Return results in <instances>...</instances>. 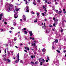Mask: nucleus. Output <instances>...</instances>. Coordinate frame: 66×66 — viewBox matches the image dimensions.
Wrapping results in <instances>:
<instances>
[{
  "label": "nucleus",
  "instance_id": "39",
  "mask_svg": "<svg viewBox=\"0 0 66 66\" xmlns=\"http://www.w3.org/2000/svg\"><path fill=\"white\" fill-rule=\"evenodd\" d=\"M4 51L5 53H6V49H5V50H4Z\"/></svg>",
  "mask_w": 66,
  "mask_h": 66
},
{
  "label": "nucleus",
  "instance_id": "25",
  "mask_svg": "<svg viewBox=\"0 0 66 66\" xmlns=\"http://www.w3.org/2000/svg\"><path fill=\"white\" fill-rule=\"evenodd\" d=\"M23 20L24 21H26V18H23Z\"/></svg>",
  "mask_w": 66,
  "mask_h": 66
},
{
  "label": "nucleus",
  "instance_id": "6",
  "mask_svg": "<svg viewBox=\"0 0 66 66\" xmlns=\"http://www.w3.org/2000/svg\"><path fill=\"white\" fill-rule=\"evenodd\" d=\"M15 7L16 8V9H15V10L16 11H18L20 9V8H19V9L16 8V6H15Z\"/></svg>",
  "mask_w": 66,
  "mask_h": 66
},
{
  "label": "nucleus",
  "instance_id": "59",
  "mask_svg": "<svg viewBox=\"0 0 66 66\" xmlns=\"http://www.w3.org/2000/svg\"><path fill=\"white\" fill-rule=\"evenodd\" d=\"M15 63H18V62L17 61V60H16L15 61Z\"/></svg>",
  "mask_w": 66,
  "mask_h": 66
},
{
  "label": "nucleus",
  "instance_id": "51",
  "mask_svg": "<svg viewBox=\"0 0 66 66\" xmlns=\"http://www.w3.org/2000/svg\"><path fill=\"white\" fill-rule=\"evenodd\" d=\"M1 32H2L3 30V29H1Z\"/></svg>",
  "mask_w": 66,
  "mask_h": 66
},
{
  "label": "nucleus",
  "instance_id": "46",
  "mask_svg": "<svg viewBox=\"0 0 66 66\" xmlns=\"http://www.w3.org/2000/svg\"><path fill=\"white\" fill-rule=\"evenodd\" d=\"M43 9H45V7H45V6L44 5H43Z\"/></svg>",
  "mask_w": 66,
  "mask_h": 66
},
{
  "label": "nucleus",
  "instance_id": "24",
  "mask_svg": "<svg viewBox=\"0 0 66 66\" xmlns=\"http://www.w3.org/2000/svg\"><path fill=\"white\" fill-rule=\"evenodd\" d=\"M40 66H42V64H43V62H40Z\"/></svg>",
  "mask_w": 66,
  "mask_h": 66
},
{
  "label": "nucleus",
  "instance_id": "40",
  "mask_svg": "<svg viewBox=\"0 0 66 66\" xmlns=\"http://www.w3.org/2000/svg\"><path fill=\"white\" fill-rule=\"evenodd\" d=\"M33 4H34V5H36V4L34 2H34H33Z\"/></svg>",
  "mask_w": 66,
  "mask_h": 66
},
{
  "label": "nucleus",
  "instance_id": "44",
  "mask_svg": "<svg viewBox=\"0 0 66 66\" xmlns=\"http://www.w3.org/2000/svg\"><path fill=\"white\" fill-rule=\"evenodd\" d=\"M42 62H45V60H44V59H43V60H42Z\"/></svg>",
  "mask_w": 66,
  "mask_h": 66
},
{
  "label": "nucleus",
  "instance_id": "49",
  "mask_svg": "<svg viewBox=\"0 0 66 66\" xmlns=\"http://www.w3.org/2000/svg\"><path fill=\"white\" fill-rule=\"evenodd\" d=\"M25 40H27V37H25Z\"/></svg>",
  "mask_w": 66,
  "mask_h": 66
},
{
  "label": "nucleus",
  "instance_id": "63",
  "mask_svg": "<svg viewBox=\"0 0 66 66\" xmlns=\"http://www.w3.org/2000/svg\"><path fill=\"white\" fill-rule=\"evenodd\" d=\"M1 19H2V17H0V20H1Z\"/></svg>",
  "mask_w": 66,
  "mask_h": 66
},
{
  "label": "nucleus",
  "instance_id": "1",
  "mask_svg": "<svg viewBox=\"0 0 66 66\" xmlns=\"http://www.w3.org/2000/svg\"><path fill=\"white\" fill-rule=\"evenodd\" d=\"M26 9V11H25L26 12H27V13H29V7L28 6H26V7L25 8Z\"/></svg>",
  "mask_w": 66,
  "mask_h": 66
},
{
  "label": "nucleus",
  "instance_id": "43",
  "mask_svg": "<svg viewBox=\"0 0 66 66\" xmlns=\"http://www.w3.org/2000/svg\"><path fill=\"white\" fill-rule=\"evenodd\" d=\"M48 1L47 0H45V3H47Z\"/></svg>",
  "mask_w": 66,
  "mask_h": 66
},
{
  "label": "nucleus",
  "instance_id": "50",
  "mask_svg": "<svg viewBox=\"0 0 66 66\" xmlns=\"http://www.w3.org/2000/svg\"><path fill=\"white\" fill-rule=\"evenodd\" d=\"M63 51H64V53H65V52H66V50H64Z\"/></svg>",
  "mask_w": 66,
  "mask_h": 66
},
{
  "label": "nucleus",
  "instance_id": "12",
  "mask_svg": "<svg viewBox=\"0 0 66 66\" xmlns=\"http://www.w3.org/2000/svg\"><path fill=\"white\" fill-rule=\"evenodd\" d=\"M2 56L3 57H6V54H5V55H2Z\"/></svg>",
  "mask_w": 66,
  "mask_h": 66
},
{
  "label": "nucleus",
  "instance_id": "2",
  "mask_svg": "<svg viewBox=\"0 0 66 66\" xmlns=\"http://www.w3.org/2000/svg\"><path fill=\"white\" fill-rule=\"evenodd\" d=\"M17 59V61H18V62H19V54L18 53L17 54V56H16Z\"/></svg>",
  "mask_w": 66,
  "mask_h": 66
},
{
  "label": "nucleus",
  "instance_id": "48",
  "mask_svg": "<svg viewBox=\"0 0 66 66\" xmlns=\"http://www.w3.org/2000/svg\"><path fill=\"white\" fill-rule=\"evenodd\" d=\"M47 19H44V21H47Z\"/></svg>",
  "mask_w": 66,
  "mask_h": 66
},
{
  "label": "nucleus",
  "instance_id": "20",
  "mask_svg": "<svg viewBox=\"0 0 66 66\" xmlns=\"http://www.w3.org/2000/svg\"><path fill=\"white\" fill-rule=\"evenodd\" d=\"M37 22V19H36V20L34 21V22L35 23Z\"/></svg>",
  "mask_w": 66,
  "mask_h": 66
},
{
  "label": "nucleus",
  "instance_id": "13",
  "mask_svg": "<svg viewBox=\"0 0 66 66\" xmlns=\"http://www.w3.org/2000/svg\"><path fill=\"white\" fill-rule=\"evenodd\" d=\"M25 49H27V50H30L29 49V48L28 47H25Z\"/></svg>",
  "mask_w": 66,
  "mask_h": 66
},
{
  "label": "nucleus",
  "instance_id": "41",
  "mask_svg": "<svg viewBox=\"0 0 66 66\" xmlns=\"http://www.w3.org/2000/svg\"><path fill=\"white\" fill-rule=\"evenodd\" d=\"M22 45H23V44L22 43H21L20 44V46H21Z\"/></svg>",
  "mask_w": 66,
  "mask_h": 66
},
{
  "label": "nucleus",
  "instance_id": "23",
  "mask_svg": "<svg viewBox=\"0 0 66 66\" xmlns=\"http://www.w3.org/2000/svg\"><path fill=\"white\" fill-rule=\"evenodd\" d=\"M39 14H40V13H39H39H37V16H39Z\"/></svg>",
  "mask_w": 66,
  "mask_h": 66
},
{
  "label": "nucleus",
  "instance_id": "37",
  "mask_svg": "<svg viewBox=\"0 0 66 66\" xmlns=\"http://www.w3.org/2000/svg\"><path fill=\"white\" fill-rule=\"evenodd\" d=\"M55 42H56V43H57V42H58V40L57 39H56Z\"/></svg>",
  "mask_w": 66,
  "mask_h": 66
},
{
  "label": "nucleus",
  "instance_id": "4",
  "mask_svg": "<svg viewBox=\"0 0 66 66\" xmlns=\"http://www.w3.org/2000/svg\"><path fill=\"white\" fill-rule=\"evenodd\" d=\"M29 34H30V36H32L33 35V34L32 33V31H29Z\"/></svg>",
  "mask_w": 66,
  "mask_h": 66
},
{
  "label": "nucleus",
  "instance_id": "34",
  "mask_svg": "<svg viewBox=\"0 0 66 66\" xmlns=\"http://www.w3.org/2000/svg\"><path fill=\"white\" fill-rule=\"evenodd\" d=\"M52 49H54V46H52Z\"/></svg>",
  "mask_w": 66,
  "mask_h": 66
},
{
  "label": "nucleus",
  "instance_id": "64",
  "mask_svg": "<svg viewBox=\"0 0 66 66\" xmlns=\"http://www.w3.org/2000/svg\"><path fill=\"white\" fill-rule=\"evenodd\" d=\"M9 32L10 33H12V31H10Z\"/></svg>",
  "mask_w": 66,
  "mask_h": 66
},
{
  "label": "nucleus",
  "instance_id": "27",
  "mask_svg": "<svg viewBox=\"0 0 66 66\" xmlns=\"http://www.w3.org/2000/svg\"><path fill=\"white\" fill-rule=\"evenodd\" d=\"M56 12L57 13H58V14H60L59 12H58V10H56Z\"/></svg>",
  "mask_w": 66,
  "mask_h": 66
},
{
  "label": "nucleus",
  "instance_id": "61",
  "mask_svg": "<svg viewBox=\"0 0 66 66\" xmlns=\"http://www.w3.org/2000/svg\"><path fill=\"white\" fill-rule=\"evenodd\" d=\"M63 13H66V11H63Z\"/></svg>",
  "mask_w": 66,
  "mask_h": 66
},
{
  "label": "nucleus",
  "instance_id": "29",
  "mask_svg": "<svg viewBox=\"0 0 66 66\" xmlns=\"http://www.w3.org/2000/svg\"><path fill=\"white\" fill-rule=\"evenodd\" d=\"M56 51H57V52H58V53H60V51L58 50H57Z\"/></svg>",
  "mask_w": 66,
  "mask_h": 66
},
{
  "label": "nucleus",
  "instance_id": "26",
  "mask_svg": "<svg viewBox=\"0 0 66 66\" xmlns=\"http://www.w3.org/2000/svg\"><path fill=\"white\" fill-rule=\"evenodd\" d=\"M37 2L38 3H40V2H41V1L40 0H38L37 1Z\"/></svg>",
  "mask_w": 66,
  "mask_h": 66
},
{
  "label": "nucleus",
  "instance_id": "31",
  "mask_svg": "<svg viewBox=\"0 0 66 66\" xmlns=\"http://www.w3.org/2000/svg\"><path fill=\"white\" fill-rule=\"evenodd\" d=\"M62 12V10H61L60 11H59V14L60 13H61Z\"/></svg>",
  "mask_w": 66,
  "mask_h": 66
},
{
  "label": "nucleus",
  "instance_id": "30",
  "mask_svg": "<svg viewBox=\"0 0 66 66\" xmlns=\"http://www.w3.org/2000/svg\"><path fill=\"white\" fill-rule=\"evenodd\" d=\"M3 60L4 61H7V59H6V58H4V59Z\"/></svg>",
  "mask_w": 66,
  "mask_h": 66
},
{
  "label": "nucleus",
  "instance_id": "54",
  "mask_svg": "<svg viewBox=\"0 0 66 66\" xmlns=\"http://www.w3.org/2000/svg\"><path fill=\"white\" fill-rule=\"evenodd\" d=\"M4 23L5 24H7V23H6V22H4Z\"/></svg>",
  "mask_w": 66,
  "mask_h": 66
},
{
  "label": "nucleus",
  "instance_id": "52",
  "mask_svg": "<svg viewBox=\"0 0 66 66\" xmlns=\"http://www.w3.org/2000/svg\"><path fill=\"white\" fill-rule=\"evenodd\" d=\"M24 51L25 52H27V51L26 50H24Z\"/></svg>",
  "mask_w": 66,
  "mask_h": 66
},
{
  "label": "nucleus",
  "instance_id": "9",
  "mask_svg": "<svg viewBox=\"0 0 66 66\" xmlns=\"http://www.w3.org/2000/svg\"><path fill=\"white\" fill-rule=\"evenodd\" d=\"M44 14L43 13H42V16H45V15H46V12H44Z\"/></svg>",
  "mask_w": 66,
  "mask_h": 66
},
{
  "label": "nucleus",
  "instance_id": "5",
  "mask_svg": "<svg viewBox=\"0 0 66 66\" xmlns=\"http://www.w3.org/2000/svg\"><path fill=\"white\" fill-rule=\"evenodd\" d=\"M14 17L15 18H17L18 17V15H17L16 14H14Z\"/></svg>",
  "mask_w": 66,
  "mask_h": 66
},
{
  "label": "nucleus",
  "instance_id": "62",
  "mask_svg": "<svg viewBox=\"0 0 66 66\" xmlns=\"http://www.w3.org/2000/svg\"><path fill=\"white\" fill-rule=\"evenodd\" d=\"M11 53H12V54H13V51H11Z\"/></svg>",
  "mask_w": 66,
  "mask_h": 66
},
{
  "label": "nucleus",
  "instance_id": "16",
  "mask_svg": "<svg viewBox=\"0 0 66 66\" xmlns=\"http://www.w3.org/2000/svg\"><path fill=\"white\" fill-rule=\"evenodd\" d=\"M46 33H49V30L47 29L46 30Z\"/></svg>",
  "mask_w": 66,
  "mask_h": 66
},
{
  "label": "nucleus",
  "instance_id": "14",
  "mask_svg": "<svg viewBox=\"0 0 66 66\" xmlns=\"http://www.w3.org/2000/svg\"><path fill=\"white\" fill-rule=\"evenodd\" d=\"M13 24L14 25V26H16V23L15 22H14L13 23Z\"/></svg>",
  "mask_w": 66,
  "mask_h": 66
},
{
  "label": "nucleus",
  "instance_id": "58",
  "mask_svg": "<svg viewBox=\"0 0 66 66\" xmlns=\"http://www.w3.org/2000/svg\"><path fill=\"white\" fill-rule=\"evenodd\" d=\"M53 20H55V18H53Z\"/></svg>",
  "mask_w": 66,
  "mask_h": 66
},
{
  "label": "nucleus",
  "instance_id": "7",
  "mask_svg": "<svg viewBox=\"0 0 66 66\" xmlns=\"http://www.w3.org/2000/svg\"><path fill=\"white\" fill-rule=\"evenodd\" d=\"M7 11L8 12H10V11H11V10H10V8L9 7H8L7 9Z\"/></svg>",
  "mask_w": 66,
  "mask_h": 66
},
{
  "label": "nucleus",
  "instance_id": "8",
  "mask_svg": "<svg viewBox=\"0 0 66 66\" xmlns=\"http://www.w3.org/2000/svg\"><path fill=\"white\" fill-rule=\"evenodd\" d=\"M55 45V42L54 41V42H53L52 44V46H54Z\"/></svg>",
  "mask_w": 66,
  "mask_h": 66
},
{
  "label": "nucleus",
  "instance_id": "32",
  "mask_svg": "<svg viewBox=\"0 0 66 66\" xmlns=\"http://www.w3.org/2000/svg\"><path fill=\"white\" fill-rule=\"evenodd\" d=\"M23 18H26V16L24 15H23Z\"/></svg>",
  "mask_w": 66,
  "mask_h": 66
},
{
  "label": "nucleus",
  "instance_id": "36",
  "mask_svg": "<svg viewBox=\"0 0 66 66\" xmlns=\"http://www.w3.org/2000/svg\"><path fill=\"white\" fill-rule=\"evenodd\" d=\"M63 30H63V29L61 30V33H62L63 32Z\"/></svg>",
  "mask_w": 66,
  "mask_h": 66
},
{
  "label": "nucleus",
  "instance_id": "11",
  "mask_svg": "<svg viewBox=\"0 0 66 66\" xmlns=\"http://www.w3.org/2000/svg\"><path fill=\"white\" fill-rule=\"evenodd\" d=\"M42 28L43 29H46V25H44V26L42 27Z\"/></svg>",
  "mask_w": 66,
  "mask_h": 66
},
{
  "label": "nucleus",
  "instance_id": "22",
  "mask_svg": "<svg viewBox=\"0 0 66 66\" xmlns=\"http://www.w3.org/2000/svg\"><path fill=\"white\" fill-rule=\"evenodd\" d=\"M13 7V5L12 4H11L10 5V7Z\"/></svg>",
  "mask_w": 66,
  "mask_h": 66
},
{
  "label": "nucleus",
  "instance_id": "17",
  "mask_svg": "<svg viewBox=\"0 0 66 66\" xmlns=\"http://www.w3.org/2000/svg\"><path fill=\"white\" fill-rule=\"evenodd\" d=\"M3 16V13H1L0 14V17H2Z\"/></svg>",
  "mask_w": 66,
  "mask_h": 66
},
{
  "label": "nucleus",
  "instance_id": "33",
  "mask_svg": "<svg viewBox=\"0 0 66 66\" xmlns=\"http://www.w3.org/2000/svg\"><path fill=\"white\" fill-rule=\"evenodd\" d=\"M24 33H25V34H27V32L26 31H24Z\"/></svg>",
  "mask_w": 66,
  "mask_h": 66
},
{
  "label": "nucleus",
  "instance_id": "21",
  "mask_svg": "<svg viewBox=\"0 0 66 66\" xmlns=\"http://www.w3.org/2000/svg\"><path fill=\"white\" fill-rule=\"evenodd\" d=\"M7 61L8 62H10L11 60H10L9 59H7Z\"/></svg>",
  "mask_w": 66,
  "mask_h": 66
},
{
  "label": "nucleus",
  "instance_id": "42",
  "mask_svg": "<svg viewBox=\"0 0 66 66\" xmlns=\"http://www.w3.org/2000/svg\"><path fill=\"white\" fill-rule=\"evenodd\" d=\"M26 2V4H27V3H29V2H28L27 1H26L25 2Z\"/></svg>",
  "mask_w": 66,
  "mask_h": 66
},
{
  "label": "nucleus",
  "instance_id": "56",
  "mask_svg": "<svg viewBox=\"0 0 66 66\" xmlns=\"http://www.w3.org/2000/svg\"><path fill=\"white\" fill-rule=\"evenodd\" d=\"M58 4V3H57V2H56L55 3V4L56 5H57V4Z\"/></svg>",
  "mask_w": 66,
  "mask_h": 66
},
{
  "label": "nucleus",
  "instance_id": "57",
  "mask_svg": "<svg viewBox=\"0 0 66 66\" xmlns=\"http://www.w3.org/2000/svg\"><path fill=\"white\" fill-rule=\"evenodd\" d=\"M31 64H34V63L32 62H31Z\"/></svg>",
  "mask_w": 66,
  "mask_h": 66
},
{
  "label": "nucleus",
  "instance_id": "45",
  "mask_svg": "<svg viewBox=\"0 0 66 66\" xmlns=\"http://www.w3.org/2000/svg\"><path fill=\"white\" fill-rule=\"evenodd\" d=\"M31 58L33 59V58L34 57V56H31Z\"/></svg>",
  "mask_w": 66,
  "mask_h": 66
},
{
  "label": "nucleus",
  "instance_id": "53",
  "mask_svg": "<svg viewBox=\"0 0 66 66\" xmlns=\"http://www.w3.org/2000/svg\"><path fill=\"white\" fill-rule=\"evenodd\" d=\"M44 6H45V7H47V5H44Z\"/></svg>",
  "mask_w": 66,
  "mask_h": 66
},
{
  "label": "nucleus",
  "instance_id": "47",
  "mask_svg": "<svg viewBox=\"0 0 66 66\" xmlns=\"http://www.w3.org/2000/svg\"><path fill=\"white\" fill-rule=\"evenodd\" d=\"M44 11H45V12H47V10H46V8H45V9H44Z\"/></svg>",
  "mask_w": 66,
  "mask_h": 66
},
{
  "label": "nucleus",
  "instance_id": "18",
  "mask_svg": "<svg viewBox=\"0 0 66 66\" xmlns=\"http://www.w3.org/2000/svg\"><path fill=\"white\" fill-rule=\"evenodd\" d=\"M43 60V59H42V58H40L39 59V62H41V61H42Z\"/></svg>",
  "mask_w": 66,
  "mask_h": 66
},
{
  "label": "nucleus",
  "instance_id": "15",
  "mask_svg": "<svg viewBox=\"0 0 66 66\" xmlns=\"http://www.w3.org/2000/svg\"><path fill=\"white\" fill-rule=\"evenodd\" d=\"M43 52H45L46 51V49L45 48H43L42 49Z\"/></svg>",
  "mask_w": 66,
  "mask_h": 66
},
{
  "label": "nucleus",
  "instance_id": "10",
  "mask_svg": "<svg viewBox=\"0 0 66 66\" xmlns=\"http://www.w3.org/2000/svg\"><path fill=\"white\" fill-rule=\"evenodd\" d=\"M47 60H46V62H48V60H49V57H48V56H47Z\"/></svg>",
  "mask_w": 66,
  "mask_h": 66
},
{
  "label": "nucleus",
  "instance_id": "3",
  "mask_svg": "<svg viewBox=\"0 0 66 66\" xmlns=\"http://www.w3.org/2000/svg\"><path fill=\"white\" fill-rule=\"evenodd\" d=\"M32 45H31V46H33V47H35L36 48V44H35V43H32Z\"/></svg>",
  "mask_w": 66,
  "mask_h": 66
},
{
  "label": "nucleus",
  "instance_id": "19",
  "mask_svg": "<svg viewBox=\"0 0 66 66\" xmlns=\"http://www.w3.org/2000/svg\"><path fill=\"white\" fill-rule=\"evenodd\" d=\"M14 41H16L17 40V38L15 37L14 39Z\"/></svg>",
  "mask_w": 66,
  "mask_h": 66
},
{
  "label": "nucleus",
  "instance_id": "55",
  "mask_svg": "<svg viewBox=\"0 0 66 66\" xmlns=\"http://www.w3.org/2000/svg\"><path fill=\"white\" fill-rule=\"evenodd\" d=\"M53 26H55V23L54 24H53Z\"/></svg>",
  "mask_w": 66,
  "mask_h": 66
},
{
  "label": "nucleus",
  "instance_id": "35",
  "mask_svg": "<svg viewBox=\"0 0 66 66\" xmlns=\"http://www.w3.org/2000/svg\"><path fill=\"white\" fill-rule=\"evenodd\" d=\"M54 21L56 22H57V21H58V20L57 19H56Z\"/></svg>",
  "mask_w": 66,
  "mask_h": 66
},
{
  "label": "nucleus",
  "instance_id": "60",
  "mask_svg": "<svg viewBox=\"0 0 66 66\" xmlns=\"http://www.w3.org/2000/svg\"><path fill=\"white\" fill-rule=\"evenodd\" d=\"M10 47H13V45H11V44L10 45Z\"/></svg>",
  "mask_w": 66,
  "mask_h": 66
},
{
  "label": "nucleus",
  "instance_id": "38",
  "mask_svg": "<svg viewBox=\"0 0 66 66\" xmlns=\"http://www.w3.org/2000/svg\"><path fill=\"white\" fill-rule=\"evenodd\" d=\"M10 29H11V30H13V29H14V28L13 27H11V28H10Z\"/></svg>",
  "mask_w": 66,
  "mask_h": 66
},
{
  "label": "nucleus",
  "instance_id": "28",
  "mask_svg": "<svg viewBox=\"0 0 66 66\" xmlns=\"http://www.w3.org/2000/svg\"><path fill=\"white\" fill-rule=\"evenodd\" d=\"M21 61L20 62V63H23V61H22V60H20Z\"/></svg>",
  "mask_w": 66,
  "mask_h": 66
}]
</instances>
